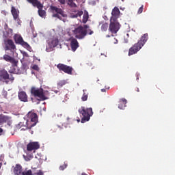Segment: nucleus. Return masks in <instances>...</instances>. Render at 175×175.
<instances>
[{
  "label": "nucleus",
  "instance_id": "obj_40",
  "mask_svg": "<svg viewBox=\"0 0 175 175\" xmlns=\"http://www.w3.org/2000/svg\"><path fill=\"white\" fill-rule=\"evenodd\" d=\"M2 132H3V129H2L0 128V135H2Z\"/></svg>",
  "mask_w": 175,
  "mask_h": 175
},
{
  "label": "nucleus",
  "instance_id": "obj_29",
  "mask_svg": "<svg viewBox=\"0 0 175 175\" xmlns=\"http://www.w3.org/2000/svg\"><path fill=\"white\" fill-rule=\"evenodd\" d=\"M21 175H33V171L29 170L27 171L23 172Z\"/></svg>",
  "mask_w": 175,
  "mask_h": 175
},
{
  "label": "nucleus",
  "instance_id": "obj_9",
  "mask_svg": "<svg viewBox=\"0 0 175 175\" xmlns=\"http://www.w3.org/2000/svg\"><path fill=\"white\" fill-rule=\"evenodd\" d=\"M14 40L16 44H21V46H23L25 49H27V50L31 49L29 44L24 41V39H23V37L20 34H15L14 36Z\"/></svg>",
  "mask_w": 175,
  "mask_h": 175
},
{
  "label": "nucleus",
  "instance_id": "obj_18",
  "mask_svg": "<svg viewBox=\"0 0 175 175\" xmlns=\"http://www.w3.org/2000/svg\"><path fill=\"white\" fill-rule=\"evenodd\" d=\"M14 175H21L23 173V167L20 164H16L13 170Z\"/></svg>",
  "mask_w": 175,
  "mask_h": 175
},
{
  "label": "nucleus",
  "instance_id": "obj_49",
  "mask_svg": "<svg viewBox=\"0 0 175 175\" xmlns=\"http://www.w3.org/2000/svg\"><path fill=\"white\" fill-rule=\"evenodd\" d=\"M122 2H124V0H122Z\"/></svg>",
  "mask_w": 175,
  "mask_h": 175
},
{
  "label": "nucleus",
  "instance_id": "obj_31",
  "mask_svg": "<svg viewBox=\"0 0 175 175\" xmlns=\"http://www.w3.org/2000/svg\"><path fill=\"white\" fill-rule=\"evenodd\" d=\"M65 84H66V81L65 80H62L57 83V86L59 88L64 87V85H65Z\"/></svg>",
  "mask_w": 175,
  "mask_h": 175
},
{
  "label": "nucleus",
  "instance_id": "obj_26",
  "mask_svg": "<svg viewBox=\"0 0 175 175\" xmlns=\"http://www.w3.org/2000/svg\"><path fill=\"white\" fill-rule=\"evenodd\" d=\"M68 5H69L70 8H77V5L74 3L73 0H68Z\"/></svg>",
  "mask_w": 175,
  "mask_h": 175
},
{
  "label": "nucleus",
  "instance_id": "obj_36",
  "mask_svg": "<svg viewBox=\"0 0 175 175\" xmlns=\"http://www.w3.org/2000/svg\"><path fill=\"white\" fill-rule=\"evenodd\" d=\"M23 158L27 161H30L29 157H28L27 156L23 155Z\"/></svg>",
  "mask_w": 175,
  "mask_h": 175
},
{
  "label": "nucleus",
  "instance_id": "obj_6",
  "mask_svg": "<svg viewBox=\"0 0 175 175\" xmlns=\"http://www.w3.org/2000/svg\"><path fill=\"white\" fill-rule=\"evenodd\" d=\"M29 3L38 9V15L42 18L46 17V11L43 10V4L39 0H27Z\"/></svg>",
  "mask_w": 175,
  "mask_h": 175
},
{
  "label": "nucleus",
  "instance_id": "obj_16",
  "mask_svg": "<svg viewBox=\"0 0 175 175\" xmlns=\"http://www.w3.org/2000/svg\"><path fill=\"white\" fill-rule=\"evenodd\" d=\"M118 17H120V9L115 7L111 12V17L110 20L118 21Z\"/></svg>",
  "mask_w": 175,
  "mask_h": 175
},
{
  "label": "nucleus",
  "instance_id": "obj_5",
  "mask_svg": "<svg viewBox=\"0 0 175 175\" xmlns=\"http://www.w3.org/2000/svg\"><path fill=\"white\" fill-rule=\"evenodd\" d=\"M27 126L28 129H31L33 126H35L38 124V114L30 111L27 115Z\"/></svg>",
  "mask_w": 175,
  "mask_h": 175
},
{
  "label": "nucleus",
  "instance_id": "obj_8",
  "mask_svg": "<svg viewBox=\"0 0 175 175\" xmlns=\"http://www.w3.org/2000/svg\"><path fill=\"white\" fill-rule=\"evenodd\" d=\"M31 92L33 96L36 98H39L40 100H46V99H47L44 95V92H43L42 88H32Z\"/></svg>",
  "mask_w": 175,
  "mask_h": 175
},
{
  "label": "nucleus",
  "instance_id": "obj_1",
  "mask_svg": "<svg viewBox=\"0 0 175 175\" xmlns=\"http://www.w3.org/2000/svg\"><path fill=\"white\" fill-rule=\"evenodd\" d=\"M148 40V34L145 33L142 37L140 40L135 43L132 47L129 50V55H133L136 54L139 50L146 44V42Z\"/></svg>",
  "mask_w": 175,
  "mask_h": 175
},
{
  "label": "nucleus",
  "instance_id": "obj_42",
  "mask_svg": "<svg viewBox=\"0 0 175 175\" xmlns=\"http://www.w3.org/2000/svg\"><path fill=\"white\" fill-rule=\"evenodd\" d=\"M135 90L137 91V92H140V90H139V88H137L135 89Z\"/></svg>",
  "mask_w": 175,
  "mask_h": 175
},
{
  "label": "nucleus",
  "instance_id": "obj_32",
  "mask_svg": "<svg viewBox=\"0 0 175 175\" xmlns=\"http://www.w3.org/2000/svg\"><path fill=\"white\" fill-rule=\"evenodd\" d=\"M68 167V164L64 163L63 165L59 166V170H65Z\"/></svg>",
  "mask_w": 175,
  "mask_h": 175
},
{
  "label": "nucleus",
  "instance_id": "obj_20",
  "mask_svg": "<svg viewBox=\"0 0 175 175\" xmlns=\"http://www.w3.org/2000/svg\"><path fill=\"white\" fill-rule=\"evenodd\" d=\"M126 99L122 98L120 100V104L118 105V109H120V110H124L125 107H126Z\"/></svg>",
  "mask_w": 175,
  "mask_h": 175
},
{
  "label": "nucleus",
  "instance_id": "obj_47",
  "mask_svg": "<svg viewBox=\"0 0 175 175\" xmlns=\"http://www.w3.org/2000/svg\"><path fill=\"white\" fill-rule=\"evenodd\" d=\"M118 40H116V42L115 43H118Z\"/></svg>",
  "mask_w": 175,
  "mask_h": 175
},
{
  "label": "nucleus",
  "instance_id": "obj_15",
  "mask_svg": "<svg viewBox=\"0 0 175 175\" xmlns=\"http://www.w3.org/2000/svg\"><path fill=\"white\" fill-rule=\"evenodd\" d=\"M11 13L13 16V18L14 20H15V21H20V11H18L17 9H16V7L12 6L11 8Z\"/></svg>",
  "mask_w": 175,
  "mask_h": 175
},
{
  "label": "nucleus",
  "instance_id": "obj_3",
  "mask_svg": "<svg viewBox=\"0 0 175 175\" xmlns=\"http://www.w3.org/2000/svg\"><path fill=\"white\" fill-rule=\"evenodd\" d=\"M90 28L88 25H84L83 26H79L73 30V33L75 35L76 39H84L87 36V29Z\"/></svg>",
  "mask_w": 175,
  "mask_h": 175
},
{
  "label": "nucleus",
  "instance_id": "obj_21",
  "mask_svg": "<svg viewBox=\"0 0 175 175\" xmlns=\"http://www.w3.org/2000/svg\"><path fill=\"white\" fill-rule=\"evenodd\" d=\"M9 120V116H6L5 115H0V125L1 124H3L4 122H8V120Z\"/></svg>",
  "mask_w": 175,
  "mask_h": 175
},
{
  "label": "nucleus",
  "instance_id": "obj_22",
  "mask_svg": "<svg viewBox=\"0 0 175 175\" xmlns=\"http://www.w3.org/2000/svg\"><path fill=\"white\" fill-rule=\"evenodd\" d=\"M83 16V11L79 10L76 14H71L70 17L71 18H77V17H81Z\"/></svg>",
  "mask_w": 175,
  "mask_h": 175
},
{
  "label": "nucleus",
  "instance_id": "obj_41",
  "mask_svg": "<svg viewBox=\"0 0 175 175\" xmlns=\"http://www.w3.org/2000/svg\"><path fill=\"white\" fill-rule=\"evenodd\" d=\"M101 92H106V89H101Z\"/></svg>",
  "mask_w": 175,
  "mask_h": 175
},
{
  "label": "nucleus",
  "instance_id": "obj_44",
  "mask_svg": "<svg viewBox=\"0 0 175 175\" xmlns=\"http://www.w3.org/2000/svg\"><path fill=\"white\" fill-rule=\"evenodd\" d=\"M69 120H70V118H69V117L67 118V121H69Z\"/></svg>",
  "mask_w": 175,
  "mask_h": 175
},
{
  "label": "nucleus",
  "instance_id": "obj_45",
  "mask_svg": "<svg viewBox=\"0 0 175 175\" xmlns=\"http://www.w3.org/2000/svg\"><path fill=\"white\" fill-rule=\"evenodd\" d=\"M2 167V163H0V169Z\"/></svg>",
  "mask_w": 175,
  "mask_h": 175
},
{
  "label": "nucleus",
  "instance_id": "obj_2",
  "mask_svg": "<svg viewBox=\"0 0 175 175\" xmlns=\"http://www.w3.org/2000/svg\"><path fill=\"white\" fill-rule=\"evenodd\" d=\"M79 114L82 115V118L81 122L84 124L87 121H90L91 117H92L94 112L92 111V108H85V107H81L78 110Z\"/></svg>",
  "mask_w": 175,
  "mask_h": 175
},
{
  "label": "nucleus",
  "instance_id": "obj_25",
  "mask_svg": "<svg viewBox=\"0 0 175 175\" xmlns=\"http://www.w3.org/2000/svg\"><path fill=\"white\" fill-rule=\"evenodd\" d=\"M5 29L8 33V36H9V35H12L13 29L9 28V26H8V24H5Z\"/></svg>",
  "mask_w": 175,
  "mask_h": 175
},
{
  "label": "nucleus",
  "instance_id": "obj_38",
  "mask_svg": "<svg viewBox=\"0 0 175 175\" xmlns=\"http://www.w3.org/2000/svg\"><path fill=\"white\" fill-rule=\"evenodd\" d=\"M24 57H28V53L27 52L23 53Z\"/></svg>",
  "mask_w": 175,
  "mask_h": 175
},
{
  "label": "nucleus",
  "instance_id": "obj_33",
  "mask_svg": "<svg viewBox=\"0 0 175 175\" xmlns=\"http://www.w3.org/2000/svg\"><path fill=\"white\" fill-rule=\"evenodd\" d=\"M144 5H142V6L139 8V10H138V11H137V14H142V13H143V9H144Z\"/></svg>",
  "mask_w": 175,
  "mask_h": 175
},
{
  "label": "nucleus",
  "instance_id": "obj_39",
  "mask_svg": "<svg viewBox=\"0 0 175 175\" xmlns=\"http://www.w3.org/2000/svg\"><path fill=\"white\" fill-rule=\"evenodd\" d=\"M18 25H21V21L19 19V21H16Z\"/></svg>",
  "mask_w": 175,
  "mask_h": 175
},
{
  "label": "nucleus",
  "instance_id": "obj_11",
  "mask_svg": "<svg viewBox=\"0 0 175 175\" xmlns=\"http://www.w3.org/2000/svg\"><path fill=\"white\" fill-rule=\"evenodd\" d=\"M4 44L5 51H8L10 50L11 53H14V50H16V44H14V42H13V40H4Z\"/></svg>",
  "mask_w": 175,
  "mask_h": 175
},
{
  "label": "nucleus",
  "instance_id": "obj_34",
  "mask_svg": "<svg viewBox=\"0 0 175 175\" xmlns=\"http://www.w3.org/2000/svg\"><path fill=\"white\" fill-rule=\"evenodd\" d=\"M92 33H94V31L87 29V35H92Z\"/></svg>",
  "mask_w": 175,
  "mask_h": 175
},
{
  "label": "nucleus",
  "instance_id": "obj_12",
  "mask_svg": "<svg viewBox=\"0 0 175 175\" xmlns=\"http://www.w3.org/2000/svg\"><path fill=\"white\" fill-rule=\"evenodd\" d=\"M57 68L60 72H64V73H66L67 75H72V72H73V68L64 64H58Z\"/></svg>",
  "mask_w": 175,
  "mask_h": 175
},
{
  "label": "nucleus",
  "instance_id": "obj_48",
  "mask_svg": "<svg viewBox=\"0 0 175 175\" xmlns=\"http://www.w3.org/2000/svg\"><path fill=\"white\" fill-rule=\"evenodd\" d=\"M80 122V120H78V122Z\"/></svg>",
  "mask_w": 175,
  "mask_h": 175
},
{
  "label": "nucleus",
  "instance_id": "obj_23",
  "mask_svg": "<svg viewBox=\"0 0 175 175\" xmlns=\"http://www.w3.org/2000/svg\"><path fill=\"white\" fill-rule=\"evenodd\" d=\"M59 43V41H58V39L55 38L51 40V43L49 44L51 47H57V45Z\"/></svg>",
  "mask_w": 175,
  "mask_h": 175
},
{
  "label": "nucleus",
  "instance_id": "obj_13",
  "mask_svg": "<svg viewBox=\"0 0 175 175\" xmlns=\"http://www.w3.org/2000/svg\"><path fill=\"white\" fill-rule=\"evenodd\" d=\"M40 148L39 142H29L27 146V151H36Z\"/></svg>",
  "mask_w": 175,
  "mask_h": 175
},
{
  "label": "nucleus",
  "instance_id": "obj_7",
  "mask_svg": "<svg viewBox=\"0 0 175 175\" xmlns=\"http://www.w3.org/2000/svg\"><path fill=\"white\" fill-rule=\"evenodd\" d=\"M50 9L51 12L53 14L52 17L59 18V20H62V17H66V14L64 12V10L58 7L51 5Z\"/></svg>",
  "mask_w": 175,
  "mask_h": 175
},
{
  "label": "nucleus",
  "instance_id": "obj_35",
  "mask_svg": "<svg viewBox=\"0 0 175 175\" xmlns=\"http://www.w3.org/2000/svg\"><path fill=\"white\" fill-rule=\"evenodd\" d=\"M32 69H33V70H39V66H38V65L35 64L33 66Z\"/></svg>",
  "mask_w": 175,
  "mask_h": 175
},
{
  "label": "nucleus",
  "instance_id": "obj_14",
  "mask_svg": "<svg viewBox=\"0 0 175 175\" xmlns=\"http://www.w3.org/2000/svg\"><path fill=\"white\" fill-rule=\"evenodd\" d=\"M70 41L72 51H76L77 49H79V42L77 41V39L71 37Z\"/></svg>",
  "mask_w": 175,
  "mask_h": 175
},
{
  "label": "nucleus",
  "instance_id": "obj_19",
  "mask_svg": "<svg viewBox=\"0 0 175 175\" xmlns=\"http://www.w3.org/2000/svg\"><path fill=\"white\" fill-rule=\"evenodd\" d=\"M18 98L22 102H28V96H27V93L25 92H19Z\"/></svg>",
  "mask_w": 175,
  "mask_h": 175
},
{
  "label": "nucleus",
  "instance_id": "obj_24",
  "mask_svg": "<svg viewBox=\"0 0 175 175\" xmlns=\"http://www.w3.org/2000/svg\"><path fill=\"white\" fill-rule=\"evenodd\" d=\"M88 18H89L88 12L85 11L84 14L83 16V19H82L83 24H85L87 21H88Z\"/></svg>",
  "mask_w": 175,
  "mask_h": 175
},
{
  "label": "nucleus",
  "instance_id": "obj_17",
  "mask_svg": "<svg viewBox=\"0 0 175 175\" xmlns=\"http://www.w3.org/2000/svg\"><path fill=\"white\" fill-rule=\"evenodd\" d=\"M3 59H4V61H6V62H10V64H13L14 65H16V64H17V62H16V59L8 54H5L3 55Z\"/></svg>",
  "mask_w": 175,
  "mask_h": 175
},
{
  "label": "nucleus",
  "instance_id": "obj_43",
  "mask_svg": "<svg viewBox=\"0 0 175 175\" xmlns=\"http://www.w3.org/2000/svg\"><path fill=\"white\" fill-rule=\"evenodd\" d=\"M54 92H55V94H57L58 91L57 90H55Z\"/></svg>",
  "mask_w": 175,
  "mask_h": 175
},
{
  "label": "nucleus",
  "instance_id": "obj_27",
  "mask_svg": "<svg viewBox=\"0 0 175 175\" xmlns=\"http://www.w3.org/2000/svg\"><path fill=\"white\" fill-rule=\"evenodd\" d=\"M107 28H109V25L107 23H103L101 25V31H103V32L107 31Z\"/></svg>",
  "mask_w": 175,
  "mask_h": 175
},
{
  "label": "nucleus",
  "instance_id": "obj_10",
  "mask_svg": "<svg viewBox=\"0 0 175 175\" xmlns=\"http://www.w3.org/2000/svg\"><path fill=\"white\" fill-rule=\"evenodd\" d=\"M109 31L115 35L118 31H120V23H118V21L110 20Z\"/></svg>",
  "mask_w": 175,
  "mask_h": 175
},
{
  "label": "nucleus",
  "instance_id": "obj_28",
  "mask_svg": "<svg viewBox=\"0 0 175 175\" xmlns=\"http://www.w3.org/2000/svg\"><path fill=\"white\" fill-rule=\"evenodd\" d=\"M88 99V93H85V90H83V94L81 97V100L83 102H85Z\"/></svg>",
  "mask_w": 175,
  "mask_h": 175
},
{
  "label": "nucleus",
  "instance_id": "obj_30",
  "mask_svg": "<svg viewBox=\"0 0 175 175\" xmlns=\"http://www.w3.org/2000/svg\"><path fill=\"white\" fill-rule=\"evenodd\" d=\"M31 168L33 169V175H44L43 171H42V170H40L38 172H35V169L36 168Z\"/></svg>",
  "mask_w": 175,
  "mask_h": 175
},
{
  "label": "nucleus",
  "instance_id": "obj_46",
  "mask_svg": "<svg viewBox=\"0 0 175 175\" xmlns=\"http://www.w3.org/2000/svg\"><path fill=\"white\" fill-rule=\"evenodd\" d=\"M107 38H110V36L107 35Z\"/></svg>",
  "mask_w": 175,
  "mask_h": 175
},
{
  "label": "nucleus",
  "instance_id": "obj_37",
  "mask_svg": "<svg viewBox=\"0 0 175 175\" xmlns=\"http://www.w3.org/2000/svg\"><path fill=\"white\" fill-rule=\"evenodd\" d=\"M58 1H59V3H61L62 5H65V2H66L65 0H58Z\"/></svg>",
  "mask_w": 175,
  "mask_h": 175
},
{
  "label": "nucleus",
  "instance_id": "obj_4",
  "mask_svg": "<svg viewBox=\"0 0 175 175\" xmlns=\"http://www.w3.org/2000/svg\"><path fill=\"white\" fill-rule=\"evenodd\" d=\"M9 81L13 83L14 81V77L13 75H9L8 70L5 68L0 69V83H5L9 84Z\"/></svg>",
  "mask_w": 175,
  "mask_h": 175
}]
</instances>
